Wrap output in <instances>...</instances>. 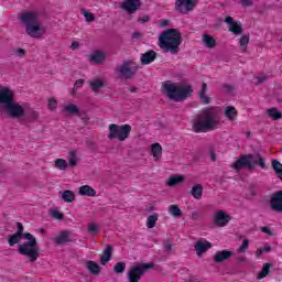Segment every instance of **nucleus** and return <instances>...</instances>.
I'll list each match as a JSON object with an SVG mask.
<instances>
[{"mask_svg":"<svg viewBox=\"0 0 282 282\" xmlns=\"http://www.w3.org/2000/svg\"><path fill=\"white\" fill-rule=\"evenodd\" d=\"M72 239L69 238V231H62L56 238L55 243L57 246H63L65 243H72Z\"/></svg>","mask_w":282,"mask_h":282,"instance_id":"nucleus-21","label":"nucleus"},{"mask_svg":"<svg viewBox=\"0 0 282 282\" xmlns=\"http://www.w3.org/2000/svg\"><path fill=\"white\" fill-rule=\"evenodd\" d=\"M210 160L212 162H217V154H215V151H210Z\"/></svg>","mask_w":282,"mask_h":282,"instance_id":"nucleus-58","label":"nucleus"},{"mask_svg":"<svg viewBox=\"0 0 282 282\" xmlns=\"http://www.w3.org/2000/svg\"><path fill=\"white\" fill-rule=\"evenodd\" d=\"M82 14L88 23L96 21V15H94V13H91L85 9L82 11Z\"/></svg>","mask_w":282,"mask_h":282,"instance_id":"nucleus-42","label":"nucleus"},{"mask_svg":"<svg viewBox=\"0 0 282 282\" xmlns=\"http://www.w3.org/2000/svg\"><path fill=\"white\" fill-rule=\"evenodd\" d=\"M116 72L119 74V78L129 80L138 72V67L133 66V61H124L120 66H117Z\"/></svg>","mask_w":282,"mask_h":282,"instance_id":"nucleus-9","label":"nucleus"},{"mask_svg":"<svg viewBox=\"0 0 282 282\" xmlns=\"http://www.w3.org/2000/svg\"><path fill=\"white\" fill-rule=\"evenodd\" d=\"M18 229L15 234L8 236V243L10 248L17 246V243H21V239H25L22 245L18 246L19 254L29 259L30 263H34L41 257V252L39 251V241H36V237L30 232H23L25 228L23 224L17 223Z\"/></svg>","mask_w":282,"mask_h":282,"instance_id":"nucleus-1","label":"nucleus"},{"mask_svg":"<svg viewBox=\"0 0 282 282\" xmlns=\"http://www.w3.org/2000/svg\"><path fill=\"white\" fill-rule=\"evenodd\" d=\"M225 23L229 25V32H232V34H242L243 33V25L241 22L235 21L232 17L228 15L225 18Z\"/></svg>","mask_w":282,"mask_h":282,"instance_id":"nucleus-13","label":"nucleus"},{"mask_svg":"<svg viewBox=\"0 0 282 282\" xmlns=\"http://www.w3.org/2000/svg\"><path fill=\"white\" fill-rule=\"evenodd\" d=\"M162 94L169 100H173L174 102H184V100L193 96V86L175 84L167 80L162 85Z\"/></svg>","mask_w":282,"mask_h":282,"instance_id":"nucleus-4","label":"nucleus"},{"mask_svg":"<svg viewBox=\"0 0 282 282\" xmlns=\"http://www.w3.org/2000/svg\"><path fill=\"white\" fill-rule=\"evenodd\" d=\"M210 248H213V243H210V242H208V240H204V239L198 240L194 246V250H195L197 257H202V254H204V252L210 250Z\"/></svg>","mask_w":282,"mask_h":282,"instance_id":"nucleus-16","label":"nucleus"},{"mask_svg":"<svg viewBox=\"0 0 282 282\" xmlns=\"http://www.w3.org/2000/svg\"><path fill=\"white\" fill-rule=\"evenodd\" d=\"M149 21H151V17H149V15L142 17V23H149Z\"/></svg>","mask_w":282,"mask_h":282,"instance_id":"nucleus-61","label":"nucleus"},{"mask_svg":"<svg viewBox=\"0 0 282 282\" xmlns=\"http://www.w3.org/2000/svg\"><path fill=\"white\" fill-rule=\"evenodd\" d=\"M126 269H127V263H124V262H118V263L113 267V272H116V274H122V272H124Z\"/></svg>","mask_w":282,"mask_h":282,"instance_id":"nucleus-40","label":"nucleus"},{"mask_svg":"<svg viewBox=\"0 0 282 282\" xmlns=\"http://www.w3.org/2000/svg\"><path fill=\"white\" fill-rule=\"evenodd\" d=\"M230 215L226 214L224 210H218L215 214L214 223L216 226H219L220 228H224V226H228L230 223Z\"/></svg>","mask_w":282,"mask_h":282,"instance_id":"nucleus-14","label":"nucleus"},{"mask_svg":"<svg viewBox=\"0 0 282 282\" xmlns=\"http://www.w3.org/2000/svg\"><path fill=\"white\" fill-rule=\"evenodd\" d=\"M56 107H58V101L54 98L48 99V109L55 111Z\"/></svg>","mask_w":282,"mask_h":282,"instance_id":"nucleus-46","label":"nucleus"},{"mask_svg":"<svg viewBox=\"0 0 282 282\" xmlns=\"http://www.w3.org/2000/svg\"><path fill=\"white\" fill-rule=\"evenodd\" d=\"M79 195L83 197H96V189L89 185H83L79 187Z\"/></svg>","mask_w":282,"mask_h":282,"instance_id":"nucleus-23","label":"nucleus"},{"mask_svg":"<svg viewBox=\"0 0 282 282\" xmlns=\"http://www.w3.org/2000/svg\"><path fill=\"white\" fill-rule=\"evenodd\" d=\"M240 3H242L245 8H250L251 6H254V2L252 0H241Z\"/></svg>","mask_w":282,"mask_h":282,"instance_id":"nucleus-53","label":"nucleus"},{"mask_svg":"<svg viewBox=\"0 0 282 282\" xmlns=\"http://www.w3.org/2000/svg\"><path fill=\"white\" fill-rule=\"evenodd\" d=\"M51 217H53V219H58V220H62V219H65V214L56 210V209H52L51 210Z\"/></svg>","mask_w":282,"mask_h":282,"instance_id":"nucleus-44","label":"nucleus"},{"mask_svg":"<svg viewBox=\"0 0 282 282\" xmlns=\"http://www.w3.org/2000/svg\"><path fill=\"white\" fill-rule=\"evenodd\" d=\"M140 36H142V33H140V32H134L132 34V39H140Z\"/></svg>","mask_w":282,"mask_h":282,"instance_id":"nucleus-64","label":"nucleus"},{"mask_svg":"<svg viewBox=\"0 0 282 282\" xmlns=\"http://www.w3.org/2000/svg\"><path fill=\"white\" fill-rule=\"evenodd\" d=\"M269 118H272V120H281L282 113L279 112V109L276 108H270L267 110Z\"/></svg>","mask_w":282,"mask_h":282,"instance_id":"nucleus-36","label":"nucleus"},{"mask_svg":"<svg viewBox=\"0 0 282 282\" xmlns=\"http://www.w3.org/2000/svg\"><path fill=\"white\" fill-rule=\"evenodd\" d=\"M155 58H158V53L155 51H148L142 54V65H151Z\"/></svg>","mask_w":282,"mask_h":282,"instance_id":"nucleus-22","label":"nucleus"},{"mask_svg":"<svg viewBox=\"0 0 282 282\" xmlns=\"http://www.w3.org/2000/svg\"><path fill=\"white\" fill-rule=\"evenodd\" d=\"M169 213H171L173 217H182V209H180L177 205H171L169 207Z\"/></svg>","mask_w":282,"mask_h":282,"instance_id":"nucleus-39","label":"nucleus"},{"mask_svg":"<svg viewBox=\"0 0 282 282\" xmlns=\"http://www.w3.org/2000/svg\"><path fill=\"white\" fill-rule=\"evenodd\" d=\"M250 43V35H242L240 37V46L242 47L243 52H246V47Z\"/></svg>","mask_w":282,"mask_h":282,"instance_id":"nucleus-43","label":"nucleus"},{"mask_svg":"<svg viewBox=\"0 0 282 282\" xmlns=\"http://www.w3.org/2000/svg\"><path fill=\"white\" fill-rule=\"evenodd\" d=\"M260 249H262L263 253L264 252H272V246H270V245H264V247L260 248Z\"/></svg>","mask_w":282,"mask_h":282,"instance_id":"nucleus-57","label":"nucleus"},{"mask_svg":"<svg viewBox=\"0 0 282 282\" xmlns=\"http://www.w3.org/2000/svg\"><path fill=\"white\" fill-rule=\"evenodd\" d=\"M86 144L88 147V149H90V151H93L94 153H96V145L94 144V142H91L90 140L86 141Z\"/></svg>","mask_w":282,"mask_h":282,"instance_id":"nucleus-55","label":"nucleus"},{"mask_svg":"<svg viewBox=\"0 0 282 282\" xmlns=\"http://www.w3.org/2000/svg\"><path fill=\"white\" fill-rule=\"evenodd\" d=\"M206 91H208V85L206 83L202 84V89L198 93V98L200 100V105H210V97L206 95Z\"/></svg>","mask_w":282,"mask_h":282,"instance_id":"nucleus-19","label":"nucleus"},{"mask_svg":"<svg viewBox=\"0 0 282 282\" xmlns=\"http://www.w3.org/2000/svg\"><path fill=\"white\" fill-rule=\"evenodd\" d=\"M271 164H272V169H273V171L276 173V175H278V176L281 175V174H282V163L279 162V160L273 159V160L271 161Z\"/></svg>","mask_w":282,"mask_h":282,"instance_id":"nucleus-37","label":"nucleus"},{"mask_svg":"<svg viewBox=\"0 0 282 282\" xmlns=\"http://www.w3.org/2000/svg\"><path fill=\"white\" fill-rule=\"evenodd\" d=\"M141 276H142V263L131 267L130 271L128 272L129 282H140Z\"/></svg>","mask_w":282,"mask_h":282,"instance_id":"nucleus-15","label":"nucleus"},{"mask_svg":"<svg viewBox=\"0 0 282 282\" xmlns=\"http://www.w3.org/2000/svg\"><path fill=\"white\" fill-rule=\"evenodd\" d=\"M159 217L160 215H158V213L150 215L145 221L147 228L149 229L155 228V224H158Z\"/></svg>","mask_w":282,"mask_h":282,"instance_id":"nucleus-33","label":"nucleus"},{"mask_svg":"<svg viewBox=\"0 0 282 282\" xmlns=\"http://www.w3.org/2000/svg\"><path fill=\"white\" fill-rule=\"evenodd\" d=\"M189 193L194 199H202V195H204V187L202 184H196L192 187Z\"/></svg>","mask_w":282,"mask_h":282,"instance_id":"nucleus-27","label":"nucleus"},{"mask_svg":"<svg viewBox=\"0 0 282 282\" xmlns=\"http://www.w3.org/2000/svg\"><path fill=\"white\" fill-rule=\"evenodd\" d=\"M270 268H272V263H270V262L264 263L261 271L258 273L257 279H259V280L265 279V276H268V274H270Z\"/></svg>","mask_w":282,"mask_h":282,"instance_id":"nucleus-34","label":"nucleus"},{"mask_svg":"<svg viewBox=\"0 0 282 282\" xmlns=\"http://www.w3.org/2000/svg\"><path fill=\"white\" fill-rule=\"evenodd\" d=\"M202 41L205 47H208L209 50H213L217 46V41L210 34H203Z\"/></svg>","mask_w":282,"mask_h":282,"instance_id":"nucleus-24","label":"nucleus"},{"mask_svg":"<svg viewBox=\"0 0 282 282\" xmlns=\"http://www.w3.org/2000/svg\"><path fill=\"white\" fill-rule=\"evenodd\" d=\"M88 61H90V63H96L97 65H100V63L105 61V54L100 51H96L95 53L89 55Z\"/></svg>","mask_w":282,"mask_h":282,"instance_id":"nucleus-28","label":"nucleus"},{"mask_svg":"<svg viewBox=\"0 0 282 282\" xmlns=\"http://www.w3.org/2000/svg\"><path fill=\"white\" fill-rule=\"evenodd\" d=\"M25 24L26 34L32 39H41L45 34V29L39 24V17L33 12H25L20 17Z\"/></svg>","mask_w":282,"mask_h":282,"instance_id":"nucleus-7","label":"nucleus"},{"mask_svg":"<svg viewBox=\"0 0 282 282\" xmlns=\"http://www.w3.org/2000/svg\"><path fill=\"white\" fill-rule=\"evenodd\" d=\"M79 118H80V120H83V123L84 124H87L88 122H89V117H87V113H85V112H79Z\"/></svg>","mask_w":282,"mask_h":282,"instance_id":"nucleus-50","label":"nucleus"},{"mask_svg":"<svg viewBox=\"0 0 282 282\" xmlns=\"http://www.w3.org/2000/svg\"><path fill=\"white\" fill-rule=\"evenodd\" d=\"M2 111L15 120L25 118V109L14 101V93L6 86L0 88V116Z\"/></svg>","mask_w":282,"mask_h":282,"instance_id":"nucleus-3","label":"nucleus"},{"mask_svg":"<svg viewBox=\"0 0 282 282\" xmlns=\"http://www.w3.org/2000/svg\"><path fill=\"white\" fill-rule=\"evenodd\" d=\"M270 207L274 213H282V191L272 194Z\"/></svg>","mask_w":282,"mask_h":282,"instance_id":"nucleus-12","label":"nucleus"},{"mask_svg":"<svg viewBox=\"0 0 282 282\" xmlns=\"http://www.w3.org/2000/svg\"><path fill=\"white\" fill-rule=\"evenodd\" d=\"M85 265H86V269L88 270V272H90V274H93V276H98V274H100L101 268L95 261L88 260L85 262Z\"/></svg>","mask_w":282,"mask_h":282,"instance_id":"nucleus-20","label":"nucleus"},{"mask_svg":"<svg viewBox=\"0 0 282 282\" xmlns=\"http://www.w3.org/2000/svg\"><path fill=\"white\" fill-rule=\"evenodd\" d=\"M221 127V108L208 107L200 111V115L194 120L192 131L194 133H208Z\"/></svg>","mask_w":282,"mask_h":282,"instance_id":"nucleus-2","label":"nucleus"},{"mask_svg":"<svg viewBox=\"0 0 282 282\" xmlns=\"http://www.w3.org/2000/svg\"><path fill=\"white\" fill-rule=\"evenodd\" d=\"M78 164V156H76V151H70L68 156V166H76Z\"/></svg>","mask_w":282,"mask_h":282,"instance_id":"nucleus-38","label":"nucleus"},{"mask_svg":"<svg viewBox=\"0 0 282 282\" xmlns=\"http://www.w3.org/2000/svg\"><path fill=\"white\" fill-rule=\"evenodd\" d=\"M261 254H263V250L260 248L256 251L257 259H261Z\"/></svg>","mask_w":282,"mask_h":282,"instance_id":"nucleus-60","label":"nucleus"},{"mask_svg":"<svg viewBox=\"0 0 282 282\" xmlns=\"http://www.w3.org/2000/svg\"><path fill=\"white\" fill-rule=\"evenodd\" d=\"M256 166H260L263 171H268V164H265V159L259 153L254 154H243L235 163V171H241V169H248V171H254Z\"/></svg>","mask_w":282,"mask_h":282,"instance_id":"nucleus-6","label":"nucleus"},{"mask_svg":"<svg viewBox=\"0 0 282 282\" xmlns=\"http://www.w3.org/2000/svg\"><path fill=\"white\" fill-rule=\"evenodd\" d=\"M151 153L154 158V162H159L162 159V145L160 143H154L151 145Z\"/></svg>","mask_w":282,"mask_h":282,"instance_id":"nucleus-25","label":"nucleus"},{"mask_svg":"<svg viewBox=\"0 0 282 282\" xmlns=\"http://www.w3.org/2000/svg\"><path fill=\"white\" fill-rule=\"evenodd\" d=\"M78 47H80V43H78V42H73L70 45L72 50H78Z\"/></svg>","mask_w":282,"mask_h":282,"instance_id":"nucleus-59","label":"nucleus"},{"mask_svg":"<svg viewBox=\"0 0 282 282\" xmlns=\"http://www.w3.org/2000/svg\"><path fill=\"white\" fill-rule=\"evenodd\" d=\"M153 262L150 263H143L142 264V273L144 274V272H149V270H151V268H153Z\"/></svg>","mask_w":282,"mask_h":282,"instance_id":"nucleus-49","label":"nucleus"},{"mask_svg":"<svg viewBox=\"0 0 282 282\" xmlns=\"http://www.w3.org/2000/svg\"><path fill=\"white\" fill-rule=\"evenodd\" d=\"M131 133V127L129 124L118 126L116 123H111L109 126V140H119V142H124L127 138H129Z\"/></svg>","mask_w":282,"mask_h":282,"instance_id":"nucleus-8","label":"nucleus"},{"mask_svg":"<svg viewBox=\"0 0 282 282\" xmlns=\"http://www.w3.org/2000/svg\"><path fill=\"white\" fill-rule=\"evenodd\" d=\"M249 195L251 197H256L257 196V187L254 185H250L249 186Z\"/></svg>","mask_w":282,"mask_h":282,"instance_id":"nucleus-52","label":"nucleus"},{"mask_svg":"<svg viewBox=\"0 0 282 282\" xmlns=\"http://www.w3.org/2000/svg\"><path fill=\"white\" fill-rule=\"evenodd\" d=\"M24 117H26V120H29L30 122H34L39 120V112L34 109H29L25 111Z\"/></svg>","mask_w":282,"mask_h":282,"instance_id":"nucleus-35","label":"nucleus"},{"mask_svg":"<svg viewBox=\"0 0 282 282\" xmlns=\"http://www.w3.org/2000/svg\"><path fill=\"white\" fill-rule=\"evenodd\" d=\"M88 232H98V226L96 224L89 225Z\"/></svg>","mask_w":282,"mask_h":282,"instance_id":"nucleus-54","label":"nucleus"},{"mask_svg":"<svg viewBox=\"0 0 282 282\" xmlns=\"http://www.w3.org/2000/svg\"><path fill=\"white\" fill-rule=\"evenodd\" d=\"M85 85V79H77L74 84V89H78Z\"/></svg>","mask_w":282,"mask_h":282,"instance_id":"nucleus-51","label":"nucleus"},{"mask_svg":"<svg viewBox=\"0 0 282 282\" xmlns=\"http://www.w3.org/2000/svg\"><path fill=\"white\" fill-rule=\"evenodd\" d=\"M62 111L68 116H78L80 113V109H78V106L74 104L65 106Z\"/></svg>","mask_w":282,"mask_h":282,"instance_id":"nucleus-26","label":"nucleus"},{"mask_svg":"<svg viewBox=\"0 0 282 282\" xmlns=\"http://www.w3.org/2000/svg\"><path fill=\"white\" fill-rule=\"evenodd\" d=\"M184 182V176L183 175H174L170 176L166 181L167 186H177V184H182Z\"/></svg>","mask_w":282,"mask_h":282,"instance_id":"nucleus-30","label":"nucleus"},{"mask_svg":"<svg viewBox=\"0 0 282 282\" xmlns=\"http://www.w3.org/2000/svg\"><path fill=\"white\" fill-rule=\"evenodd\" d=\"M62 199L63 202H66V204H72V202L76 199V194L69 189H66L62 193Z\"/></svg>","mask_w":282,"mask_h":282,"instance_id":"nucleus-32","label":"nucleus"},{"mask_svg":"<svg viewBox=\"0 0 282 282\" xmlns=\"http://www.w3.org/2000/svg\"><path fill=\"white\" fill-rule=\"evenodd\" d=\"M163 248H164L165 252H167V254H171V252L173 250V245L169 241H164Z\"/></svg>","mask_w":282,"mask_h":282,"instance_id":"nucleus-48","label":"nucleus"},{"mask_svg":"<svg viewBox=\"0 0 282 282\" xmlns=\"http://www.w3.org/2000/svg\"><path fill=\"white\" fill-rule=\"evenodd\" d=\"M225 116L230 121L237 120V108L232 107V106L226 107L225 108Z\"/></svg>","mask_w":282,"mask_h":282,"instance_id":"nucleus-29","label":"nucleus"},{"mask_svg":"<svg viewBox=\"0 0 282 282\" xmlns=\"http://www.w3.org/2000/svg\"><path fill=\"white\" fill-rule=\"evenodd\" d=\"M197 6V0H176L175 11L181 12V14H188L195 10Z\"/></svg>","mask_w":282,"mask_h":282,"instance_id":"nucleus-10","label":"nucleus"},{"mask_svg":"<svg viewBox=\"0 0 282 282\" xmlns=\"http://www.w3.org/2000/svg\"><path fill=\"white\" fill-rule=\"evenodd\" d=\"M141 1L140 0H124L120 8L128 12V14H135L140 10Z\"/></svg>","mask_w":282,"mask_h":282,"instance_id":"nucleus-11","label":"nucleus"},{"mask_svg":"<svg viewBox=\"0 0 282 282\" xmlns=\"http://www.w3.org/2000/svg\"><path fill=\"white\" fill-rule=\"evenodd\" d=\"M89 86L95 94H98V91H100V89L105 87V82H102L101 79H95L89 83Z\"/></svg>","mask_w":282,"mask_h":282,"instance_id":"nucleus-31","label":"nucleus"},{"mask_svg":"<svg viewBox=\"0 0 282 282\" xmlns=\"http://www.w3.org/2000/svg\"><path fill=\"white\" fill-rule=\"evenodd\" d=\"M13 54L15 56H18L19 58H23V56H25L26 52L24 48H17V50H13Z\"/></svg>","mask_w":282,"mask_h":282,"instance_id":"nucleus-47","label":"nucleus"},{"mask_svg":"<svg viewBox=\"0 0 282 282\" xmlns=\"http://www.w3.org/2000/svg\"><path fill=\"white\" fill-rule=\"evenodd\" d=\"M113 254V247L111 245H106V248L104 249L99 261L101 265H107L111 261V257Z\"/></svg>","mask_w":282,"mask_h":282,"instance_id":"nucleus-17","label":"nucleus"},{"mask_svg":"<svg viewBox=\"0 0 282 282\" xmlns=\"http://www.w3.org/2000/svg\"><path fill=\"white\" fill-rule=\"evenodd\" d=\"M169 25V20H162L160 23V28H166Z\"/></svg>","mask_w":282,"mask_h":282,"instance_id":"nucleus-63","label":"nucleus"},{"mask_svg":"<svg viewBox=\"0 0 282 282\" xmlns=\"http://www.w3.org/2000/svg\"><path fill=\"white\" fill-rule=\"evenodd\" d=\"M261 231L265 235H269V237H272L274 235L272 230L269 229V227H261Z\"/></svg>","mask_w":282,"mask_h":282,"instance_id":"nucleus-56","label":"nucleus"},{"mask_svg":"<svg viewBox=\"0 0 282 282\" xmlns=\"http://www.w3.org/2000/svg\"><path fill=\"white\" fill-rule=\"evenodd\" d=\"M249 247H250V240L245 239L242 241V245L238 248V252L243 253V252H246V250H248Z\"/></svg>","mask_w":282,"mask_h":282,"instance_id":"nucleus-45","label":"nucleus"},{"mask_svg":"<svg viewBox=\"0 0 282 282\" xmlns=\"http://www.w3.org/2000/svg\"><path fill=\"white\" fill-rule=\"evenodd\" d=\"M232 257V252L228 250L217 251L214 256L215 263H224V261H228Z\"/></svg>","mask_w":282,"mask_h":282,"instance_id":"nucleus-18","label":"nucleus"},{"mask_svg":"<svg viewBox=\"0 0 282 282\" xmlns=\"http://www.w3.org/2000/svg\"><path fill=\"white\" fill-rule=\"evenodd\" d=\"M265 80H268V76L258 77V83H265Z\"/></svg>","mask_w":282,"mask_h":282,"instance_id":"nucleus-62","label":"nucleus"},{"mask_svg":"<svg viewBox=\"0 0 282 282\" xmlns=\"http://www.w3.org/2000/svg\"><path fill=\"white\" fill-rule=\"evenodd\" d=\"M182 45V33L177 29H167L159 36V46L166 54H177Z\"/></svg>","mask_w":282,"mask_h":282,"instance_id":"nucleus-5","label":"nucleus"},{"mask_svg":"<svg viewBox=\"0 0 282 282\" xmlns=\"http://www.w3.org/2000/svg\"><path fill=\"white\" fill-rule=\"evenodd\" d=\"M55 166L59 169V171H67V161L64 159H57L55 161Z\"/></svg>","mask_w":282,"mask_h":282,"instance_id":"nucleus-41","label":"nucleus"}]
</instances>
